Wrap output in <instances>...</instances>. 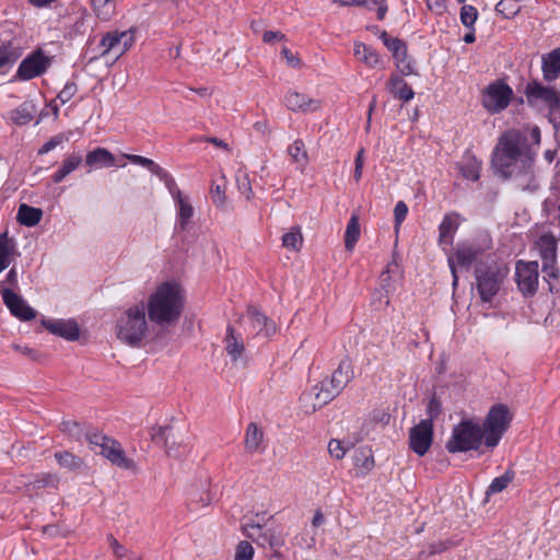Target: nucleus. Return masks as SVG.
<instances>
[{
	"instance_id": "1",
	"label": "nucleus",
	"mask_w": 560,
	"mask_h": 560,
	"mask_svg": "<svg viewBox=\"0 0 560 560\" xmlns=\"http://www.w3.org/2000/svg\"><path fill=\"white\" fill-rule=\"evenodd\" d=\"M539 144L540 129L537 126L509 129L498 139L491 165L500 175L530 173Z\"/></svg>"
},
{
	"instance_id": "2",
	"label": "nucleus",
	"mask_w": 560,
	"mask_h": 560,
	"mask_svg": "<svg viewBox=\"0 0 560 560\" xmlns=\"http://www.w3.org/2000/svg\"><path fill=\"white\" fill-rule=\"evenodd\" d=\"M184 296L179 284L164 282L150 295L145 305L149 319L160 326L175 324L183 313Z\"/></svg>"
},
{
	"instance_id": "3",
	"label": "nucleus",
	"mask_w": 560,
	"mask_h": 560,
	"mask_svg": "<svg viewBox=\"0 0 560 560\" xmlns=\"http://www.w3.org/2000/svg\"><path fill=\"white\" fill-rule=\"evenodd\" d=\"M127 163L137 165L151 175H167L163 168L153 160L136 154H113L105 148H96L86 153L84 165L89 171L105 167H125Z\"/></svg>"
},
{
	"instance_id": "4",
	"label": "nucleus",
	"mask_w": 560,
	"mask_h": 560,
	"mask_svg": "<svg viewBox=\"0 0 560 560\" xmlns=\"http://www.w3.org/2000/svg\"><path fill=\"white\" fill-rule=\"evenodd\" d=\"M506 264L495 259H486L475 267L476 289L481 302L491 303L499 293L501 287L509 275Z\"/></svg>"
},
{
	"instance_id": "5",
	"label": "nucleus",
	"mask_w": 560,
	"mask_h": 560,
	"mask_svg": "<svg viewBox=\"0 0 560 560\" xmlns=\"http://www.w3.org/2000/svg\"><path fill=\"white\" fill-rule=\"evenodd\" d=\"M116 336L124 343L137 347L141 343L148 331L144 302L128 307L116 322Z\"/></svg>"
},
{
	"instance_id": "6",
	"label": "nucleus",
	"mask_w": 560,
	"mask_h": 560,
	"mask_svg": "<svg viewBox=\"0 0 560 560\" xmlns=\"http://www.w3.org/2000/svg\"><path fill=\"white\" fill-rule=\"evenodd\" d=\"M485 445V434L481 425L472 419H464L453 427L452 435L445 444L448 453L478 451Z\"/></svg>"
},
{
	"instance_id": "7",
	"label": "nucleus",
	"mask_w": 560,
	"mask_h": 560,
	"mask_svg": "<svg viewBox=\"0 0 560 560\" xmlns=\"http://www.w3.org/2000/svg\"><path fill=\"white\" fill-rule=\"evenodd\" d=\"M86 440L92 451L97 452L98 450V453L113 465L122 469L135 470L136 464L133 459L126 456L121 444L117 440L101 432L88 433Z\"/></svg>"
},
{
	"instance_id": "8",
	"label": "nucleus",
	"mask_w": 560,
	"mask_h": 560,
	"mask_svg": "<svg viewBox=\"0 0 560 560\" xmlns=\"http://www.w3.org/2000/svg\"><path fill=\"white\" fill-rule=\"evenodd\" d=\"M511 416L509 408L502 404L491 407L481 424L485 434V446L489 450L497 447L509 429Z\"/></svg>"
},
{
	"instance_id": "9",
	"label": "nucleus",
	"mask_w": 560,
	"mask_h": 560,
	"mask_svg": "<svg viewBox=\"0 0 560 560\" xmlns=\"http://www.w3.org/2000/svg\"><path fill=\"white\" fill-rule=\"evenodd\" d=\"M485 255V248L476 243L463 242L458 243L452 256H448L447 262L452 272V285L455 289L458 284L457 266L469 269L472 265H477Z\"/></svg>"
},
{
	"instance_id": "10",
	"label": "nucleus",
	"mask_w": 560,
	"mask_h": 560,
	"mask_svg": "<svg viewBox=\"0 0 560 560\" xmlns=\"http://www.w3.org/2000/svg\"><path fill=\"white\" fill-rule=\"evenodd\" d=\"M542 260L544 280L549 283V290L552 291L551 280L559 279V269L557 267V240L551 234H542L534 244Z\"/></svg>"
},
{
	"instance_id": "11",
	"label": "nucleus",
	"mask_w": 560,
	"mask_h": 560,
	"mask_svg": "<svg viewBox=\"0 0 560 560\" xmlns=\"http://www.w3.org/2000/svg\"><path fill=\"white\" fill-rule=\"evenodd\" d=\"M52 61V56L47 55L42 48H36L20 62L14 80L30 81L38 78L47 72Z\"/></svg>"
},
{
	"instance_id": "12",
	"label": "nucleus",
	"mask_w": 560,
	"mask_h": 560,
	"mask_svg": "<svg viewBox=\"0 0 560 560\" xmlns=\"http://www.w3.org/2000/svg\"><path fill=\"white\" fill-rule=\"evenodd\" d=\"M525 95L529 104H544L551 115L560 114V92L555 86L533 80L526 84Z\"/></svg>"
},
{
	"instance_id": "13",
	"label": "nucleus",
	"mask_w": 560,
	"mask_h": 560,
	"mask_svg": "<svg viewBox=\"0 0 560 560\" xmlns=\"http://www.w3.org/2000/svg\"><path fill=\"white\" fill-rule=\"evenodd\" d=\"M243 534L260 547L279 549L284 545V538L277 527H266L258 522H246L242 525Z\"/></svg>"
},
{
	"instance_id": "14",
	"label": "nucleus",
	"mask_w": 560,
	"mask_h": 560,
	"mask_svg": "<svg viewBox=\"0 0 560 560\" xmlns=\"http://www.w3.org/2000/svg\"><path fill=\"white\" fill-rule=\"evenodd\" d=\"M512 97V88L503 80H495L485 89L482 106L492 115L499 114L510 105Z\"/></svg>"
},
{
	"instance_id": "15",
	"label": "nucleus",
	"mask_w": 560,
	"mask_h": 560,
	"mask_svg": "<svg viewBox=\"0 0 560 560\" xmlns=\"http://www.w3.org/2000/svg\"><path fill=\"white\" fill-rule=\"evenodd\" d=\"M537 261L518 260L515 267V279L518 290L524 296H533L538 289L539 271Z\"/></svg>"
},
{
	"instance_id": "16",
	"label": "nucleus",
	"mask_w": 560,
	"mask_h": 560,
	"mask_svg": "<svg viewBox=\"0 0 560 560\" xmlns=\"http://www.w3.org/2000/svg\"><path fill=\"white\" fill-rule=\"evenodd\" d=\"M133 40V34L129 31L108 32L100 42V48L102 49L100 55L104 57L112 52L117 59L132 46Z\"/></svg>"
},
{
	"instance_id": "17",
	"label": "nucleus",
	"mask_w": 560,
	"mask_h": 560,
	"mask_svg": "<svg viewBox=\"0 0 560 560\" xmlns=\"http://www.w3.org/2000/svg\"><path fill=\"white\" fill-rule=\"evenodd\" d=\"M433 442V423L431 420H420L409 431V447L418 456H424Z\"/></svg>"
},
{
	"instance_id": "18",
	"label": "nucleus",
	"mask_w": 560,
	"mask_h": 560,
	"mask_svg": "<svg viewBox=\"0 0 560 560\" xmlns=\"http://www.w3.org/2000/svg\"><path fill=\"white\" fill-rule=\"evenodd\" d=\"M1 294L3 303L16 318L27 322L36 317V311L31 307L21 295L16 294L11 289H3Z\"/></svg>"
},
{
	"instance_id": "19",
	"label": "nucleus",
	"mask_w": 560,
	"mask_h": 560,
	"mask_svg": "<svg viewBox=\"0 0 560 560\" xmlns=\"http://www.w3.org/2000/svg\"><path fill=\"white\" fill-rule=\"evenodd\" d=\"M22 55L23 47L16 37L0 40V74H7Z\"/></svg>"
},
{
	"instance_id": "20",
	"label": "nucleus",
	"mask_w": 560,
	"mask_h": 560,
	"mask_svg": "<svg viewBox=\"0 0 560 560\" xmlns=\"http://www.w3.org/2000/svg\"><path fill=\"white\" fill-rule=\"evenodd\" d=\"M284 105L295 113H313L320 109L322 101L304 93L289 91L284 96Z\"/></svg>"
},
{
	"instance_id": "21",
	"label": "nucleus",
	"mask_w": 560,
	"mask_h": 560,
	"mask_svg": "<svg viewBox=\"0 0 560 560\" xmlns=\"http://www.w3.org/2000/svg\"><path fill=\"white\" fill-rule=\"evenodd\" d=\"M246 318L248 319L252 330L256 336L269 338L277 332L276 323L259 312L255 306H249L247 308Z\"/></svg>"
},
{
	"instance_id": "22",
	"label": "nucleus",
	"mask_w": 560,
	"mask_h": 560,
	"mask_svg": "<svg viewBox=\"0 0 560 560\" xmlns=\"http://www.w3.org/2000/svg\"><path fill=\"white\" fill-rule=\"evenodd\" d=\"M42 325L49 332L69 341H74L80 337V328L74 319H43Z\"/></svg>"
},
{
	"instance_id": "23",
	"label": "nucleus",
	"mask_w": 560,
	"mask_h": 560,
	"mask_svg": "<svg viewBox=\"0 0 560 560\" xmlns=\"http://www.w3.org/2000/svg\"><path fill=\"white\" fill-rule=\"evenodd\" d=\"M313 394L314 402L312 404V412L327 405L340 393L338 389H335V386L330 383L329 378H325L319 384L314 386L313 393L304 394L302 398L305 400L306 398H311Z\"/></svg>"
},
{
	"instance_id": "24",
	"label": "nucleus",
	"mask_w": 560,
	"mask_h": 560,
	"mask_svg": "<svg viewBox=\"0 0 560 560\" xmlns=\"http://www.w3.org/2000/svg\"><path fill=\"white\" fill-rule=\"evenodd\" d=\"M170 192L174 197L176 205L178 207V225L182 230H185L189 220L194 215V208L186 200V198L182 195L180 190L177 188L173 177H168L165 182Z\"/></svg>"
},
{
	"instance_id": "25",
	"label": "nucleus",
	"mask_w": 560,
	"mask_h": 560,
	"mask_svg": "<svg viewBox=\"0 0 560 560\" xmlns=\"http://www.w3.org/2000/svg\"><path fill=\"white\" fill-rule=\"evenodd\" d=\"M354 57L368 68L371 69H385V61L381 55L370 45L361 42L354 43L353 48Z\"/></svg>"
},
{
	"instance_id": "26",
	"label": "nucleus",
	"mask_w": 560,
	"mask_h": 560,
	"mask_svg": "<svg viewBox=\"0 0 560 560\" xmlns=\"http://www.w3.org/2000/svg\"><path fill=\"white\" fill-rule=\"evenodd\" d=\"M541 71L547 83H551L560 77V47L542 55Z\"/></svg>"
},
{
	"instance_id": "27",
	"label": "nucleus",
	"mask_w": 560,
	"mask_h": 560,
	"mask_svg": "<svg viewBox=\"0 0 560 560\" xmlns=\"http://www.w3.org/2000/svg\"><path fill=\"white\" fill-rule=\"evenodd\" d=\"M459 228V214L456 212L446 213L439 225V243L441 245H453L454 235Z\"/></svg>"
},
{
	"instance_id": "28",
	"label": "nucleus",
	"mask_w": 560,
	"mask_h": 560,
	"mask_svg": "<svg viewBox=\"0 0 560 560\" xmlns=\"http://www.w3.org/2000/svg\"><path fill=\"white\" fill-rule=\"evenodd\" d=\"M60 478L54 472H40L34 476L32 480L24 483L26 492L30 494L37 493L43 489H57Z\"/></svg>"
},
{
	"instance_id": "29",
	"label": "nucleus",
	"mask_w": 560,
	"mask_h": 560,
	"mask_svg": "<svg viewBox=\"0 0 560 560\" xmlns=\"http://www.w3.org/2000/svg\"><path fill=\"white\" fill-rule=\"evenodd\" d=\"M354 371L351 361L348 358L339 362L338 368L332 372L330 383L334 384L335 389L339 393L353 380Z\"/></svg>"
},
{
	"instance_id": "30",
	"label": "nucleus",
	"mask_w": 560,
	"mask_h": 560,
	"mask_svg": "<svg viewBox=\"0 0 560 560\" xmlns=\"http://www.w3.org/2000/svg\"><path fill=\"white\" fill-rule=\"evenodd\" d=\"M225 342V351L231 357L233 363L241 362L243 365L245 364V360L243 359V354L245 352V347L242 338L240 336H235L234 329L232 326H228L226 336L224 339Z\"/></svg>"
},
{
	"instance_id": "31",
	"label": "nucleus",
	"mask_w": 560,
	"mask_h": 560,
	"mask_svg": "<svg viewBox=\"0 0 560 560\" xmlns=\"http://www.w3.org/2000/svg\"><path fill=\"white\" fill-rule=\"evenodd\" d=\"M387 91L402 102H409L413 98L415 92L411 86L398 74H392L386 83Z\"/></svg>"
},
{
	"instance_id": "32",
	"label": "nucleus",
	"mask_w": 560,
	"mask_h": 560,
	"mask_svg": "<svg viewBox=\"0 0 560 560\" xmlns=\"http://www.w3.org/2000/svg\"><path fill=\"white\" fill-rule=\"evenodd\" d=\"M172 425H154L151 428V440L159 446H162L167 456H177L174 452V443L170 444Z\"/></svg>"
},
{
	"instance_id": "33",
	"label": "nucleus",
	"mask_w": 560,
	"mask_h": 560,
	"mask_svg": "<svg viewBox=\"0 0 560 560\" xmlns=\"http://www.w3.org/2000/svg\"><path fill=\"white\" fill-rule=\"evenodd\" d=\"M36 112V105L32 101H25L11 110L10 119L14 125L24 126L34 119Z\"/></svg>"
},
{
	"instance_id": "34",
	"label": "nucleus",
	"mask_w": 560,
	"mask_h": 560,
	"mask_svg": "<svg viewBox=\"0 0 560 560\" xmlns=\"http://www.w3.org/2000/svg\"><path fill=\"white\" fill-rule=\"evenodd\" d=\"M264 441V431L258 428L255 422L247 425L244 439L245 450L253 454L259 451V446Z\"/></svg>"
},
{
	"instance_id": "35",
	"label": "nucleus",
	"mask_w": 560,
	"mask_h": 560,
	"mask_svg": "<svg viewBox=\"0 0 560 560\" xmlns=\"http://www.w3.org/2000/svg\"><path fill=\"white\" fill-rule=\"evenodd\" d=\"M15 255V241L8 236V232L0 234V272H2L11 262Z\"/></svg>"
},
{
	"instance_id": "36",
	"label": "nucleus",
	"mask_w": 560,
	"mask_h": 560,
	"mask_svg": "<svg viewBox=\"0 0 560 560\" xmlns=\"http://www.w3.org/2000/svg\"><path fill=\"white\" fill-rule=\"evenodd\" d=\"M43 217V211L38 208H34L22 203L18 210V221L25 226H35L39 223Z\"/></svg>"
},
{
	"instance_id": "37",
	"label": "nucleus",
	"mask_w": 560,
	"mask_h": 560,
	"mask_svg": "<svg viewBox=\"0 0 560 560\" xmlns=\"http://www.w3.org/2000/svg\"><path fill=\"white\" fill-rule=\"evenodd\" d=\"M360 233V217L358 213H352L345 232V247L347 250L353 249L359 241Z\"/></svg>"
},
{
	"instance_id": "38",
	"label": "nucleus",
	"mask_w": 560,
	"mask_h": 560,
	"mask_svg": "<svg viewBox=\"0 0 560 560\" xmlns=\"http://www.w3.org/2000/svg\"><path fill=\"white\" fill-rule=\"evenodd\" d=\"M54 457L61 468L70 471L78 470L83 466V459L68 451L56 452Z\"/></svg>"
},
{
	"instance_id": "39",
	"label": "nucleus",
	"mask_w": 560,
	"mask_h": 560,
	"mask_svg": "<svg viewBox=\"0 0 560 560\" xmlns=\"http://www.w3.org/2000/svg\"><path fill=\"white\" fill-rule=\"evenodd\" d=\"M397 70L402 77L418 74L416 70V61L408 56V48L401 50V54H397L394 57Z\"/></svg>"
},
{
	"instance_id": "40",
	"label": "nucleus",
	"mask_w": 560,
	"mask_h": 560,
	"mask_svg": "<svg viewBox=\"0 0 560 560\" xmlns=\"http://www.w3.org/2000/svg\"><path fill=\"white\" fill-rule=\"evenodd\" d=\"M354 466L361 469L362 474L371 471L374 467V458L371 448L360 447L353 456Z\"/></svg>"
},
{
	"instance_id": "41",
	"label": "nucleus",
	"mask_w": 560,
	"mask_h": 560,
	"mask_svg": "<svg viewBox=\"0 0 560 560\" xmlns=\"http://www.w3.org/2000/svg\"><path fill=\"white\" fill-rule=\"evenodd\" d=\"M59 428L61 432L67 434L73 441H81L82 438L86 439V434L92 433L91 431L85 430L82 423L73 420H63Z\"/></svg>"
},
{
	"instance_id": "42",
	"label": "nucleus",
	"mask_w": 560,
	"mask_h": 560,
	"mask_svg": "<svg viewBox=\"0 0 560 560\" xmlns=\"http://www.w3.org/2000/svg\"><path fill=\"white\" fill-rule=\"evenodd\" d=\"M91 3L96 16L103 21H108L115 14L114 0H91Z\"/></svg>"
},
{
	"instance_id": "43",
	"label": "nucleus",
	"mask_w": 560,
	"mask_h": 560,
	"mask_svg": "<svg viewBox=\"0 0 560 560\" xmlns=\"http://www.w3.org/2000/svg\"><path fill=\"white\" fill-rule=\"evenodd\" d=\"M515 477L513 470H506L502 476L494 478L486 490V494L492 495L502 492L512 482Z\"/></svg>"
},
{
	"instance_id": "44",
	"label": "nucleus",
	"mask_w": 560,
	"mask_h": 560,
	"mask_svg": "<svg viewBox=\"0 0 560 560\" xmlns=\"http://www.w3.org/2000/svg\"><path fill=\"white\" fill-rule=\"evenodd\" d=\"M288 153L290 154L292 161L300 166H304L307 161V152L305 149V144L301 139H296L289 148Z\"/></svg>"
},
{
	"instance_id": "45",
	"label": "nucleus",
	"mask_w": 560,
	"mask_h": 560,
	"mask_svg": "<svg viewBox=\"0 0 560 560\" xmlns=\"http://www.w3.org/2000/svg\"><path fill=\"white\" fill-rule=\"evenodd\" d=\"M225 191H226V183L225 177H220L219 182H213L211 189H210V196L213 205L218 208H223L225 205Z\"/></svg>"
},
{
	"instance_id": "46",
	"label": "nucleus",
	"mask_w": 560,
	"mask_h": 560,
	"mask_svg": "<svg viewBox=\"0 0 560 560\" xmlns=\"http://www.w3.org/2000/svg\"><path fill=\"white\" fill-rule=\"evenodd\" d=\"M303 237L300 231V228H292L288 233L282 236V246L292 249L299 250L302 246Z\"/></svg>"
},
{
	"instance_id": "47",
	"label": "nucleus",
	"mask_w": 560,
	"mask_h": 560,
	"mask_svg": "<svg viewBox=\"0 0 560 560\" xmlns=\"http://www.w3.org/2000/svg\"><path fill=\"white\" fill-rule=\"evenodd\" d=\"M378 38L383 42L385 47L392 52L393 57L397 54H401L407 45L404 40L398 37H390L386 31H382Z\"/></svg>"
},
{
	"instance_id": "48",
	"label": "nucleus",
	"mask_w": 560,
	"mask_h": 560,
	"mask_svg": "<svg viewBox=\"0 0 560 560\" xmlns=\"http://www.w3.org/2000/svg\"><path fill=\"white\" fill-rule=\"evenodd\" d=\"M478 18V11L474 5L464 4L460 9L459 19L462 24L467 28H474Z\"/></svg>"
},
{
	"instance_id": "49",
	"label": "nucleus",
	"mask_w": 560,
	"mask_h": 560,
	"mask_svg": "<svg viewBox=\"0 0 560 560\" xmlns=\"http://www.w3.org/2000/svg\"><path fill=\"white\" fill-rule=\"evenodd\" d=\"M82 162V156L73 153L63 161L62 166L58 170L56 175H69L75 171Z\"/></svg>"
},
{
	"instance_id": "50",
	"label": "nucleus",
	"mask_w": 560,
	"mask_h": 560,
	"mask_svg": "<svg viewBox=\"0 0 560 560\" xmlns=\"http://www.w3.org/2000/svg\"><path fill=\"white\" fill-rule=\"evenodd\" d=\"M69 141V137L65 133H58L54 137H51L47 142H45L42 148L38 150L39 154L48 153L49 151L54 150L58 145H61L62 143Z\"/></svg>"
},
{
	"instance_id": "51",
	"label": "nucleus",
	"mask_w": 560,
	"mask_h": 560,
	"mask_svg": "<svg viewBox=\"0 0 560 560\" xmlns=\"http://www.w3.org/2000/svg\"><path fill=\"white\" fill-rule=\"evenodd\" d=\"M253 546L246 540L240 541L236 546L235 560H253Z\"/></svg>"
},
{
	"instance_id": "52",
	"label": "nucleus",
	"mask_w": 560,
	"mask_h": 560,
	"mask_svg": "<svg viewBox=\"0 0 560 560\" xmlns=\"http://www.w3.org/2000/svg\"><path fill=\"white\" fill-rule=\"evenodd\" d=\"M441 402L435 396H432L427 405L428 418L425 420H431V423H433V421L441 415Z\"/></svg>"
},
{
	"instance_id": "53",
	"label": "nucleus",
	"mask_w": 560,
	"mask_h": 560,
	"mask_svg": "<svg viewBox=\"0 0 560 560\" xmlns=\"http://www.w3.org/2000/svg\"><path fill=\"white\" fill-rule=\"evenodd\" d=\"M78 92V86L74 82H67L63 89L58 93L57 97L61 104L68 103Z\"/></svg>"
},
{
	"instance_id": "54",
	"label": "nucleus",
	"mask_w": 560,
	"mask_h": 560,
	"mask_svg": "<svg viewBox=\"0 0 560 560\" xmlns=\"http://www.w3.org/2000/svg\"><path fill=\"white\" fill-rule=\"evenodd\" d=\"M495 10L500 13H505V16H513L518 12L515 0H501L495 5Z\"/></svg>"
},
{
	"instance_id": "55",
	"label": "nucleus",
	"mask_w": 560,
	"mask_h": 560,
	"mask_svg": "<svg viewBox=\"0 0 560 560\" xmlns=\"http://www.w3.org/2000/svg\"><path fill=\"white\" fill-rule=\"evenodd\" d=\"M408 213V207L404 201H398L394 208L395 229L398 230L405 221Z\"/></svg>"
},
{
	"instance_id": "56",
	"label": "nucleus",
	"mask_w": 560,
	"mask_h": 560,
	"mask_svg": "<svg viewBox=\"0 0 560 560\" xmlns=\"http://www.w3.org/2000/svg\"><path fill=\"white\" fill-rule=\"evenodd\" d=\"M328 452L336 459H341L346 455V448L342 446L341 442L338 440H331L329 442Z\"/></svg>"
},
{
	"instance_id": "57",
	"label": "nucleus",
	"mask_w": 560,
	"mask_h": 560,
	"mask_svg": "<svg viewBox=\"0 0 560 560\" xmlns=\"http://www.w3.org/2000/svg\"><path fill=\"white\" fill-rule=\"evenodd\" d=\"M12 348L15 351L21 352L23 355L30 358L33 361H37L39 359V354L37 353V351L27 346H21V345L14 343V345H12Z\"/></svg>"
},
{
	"instance_id": "58",
	"label": "nucleus",
	"mask_w": 560,
	"mask_h": 560,
	"mask_svg": "<svg viewBox=\"0 0 560 560\" xmlns=\"http://www.w3.org/2000/svg\"><path fill=\"white\" fill-rule=\"evenodd\" d=\"M236 184L241 194L249 198L252 192V184L249 177H236Z\"/></svg>"
},
{
	"instance_id": "59",
	"label": "nucleus",
	"mask_w": 560,
	"mask_h": 560,
	"mask_svg": "<svg viewBox=\"0 0 560 560\" xmlns=\"http://www.w3.org/2000/svg\"><path fill=\"white\" fill-rule=\"evenodd\" d=\"M108 541L114 555L117 558H124L126 556V548L122 545H120L114 536L109 535Z\"/></svg>"
},
{
	"instance_id": "60",
	"label": "nucleus",
	"mask_w": 560,
	"mask_h": 560,
	"mask_svg": "<svg viewBox=\"0 0 560 560\" xmlns=\"http://www.w3.org/2000/svg\"><path fill=\"white\" fill-rule=\"evenodd\" d=\"M281 55L285 58L287 63L293 68L300 67V59L292 54V51L288 47H283L281 50Z\"/></svg>"
},
{
	"instance_id": "61",
	"label": "nucleus",
	"mask_w": 560,
	"mask_h": 560,
	"mask_svg": "<svg viewBox=\"0 0 560 560\" xmlns=\"http://www.w3.org/2000/svg\"><path fill=\"white\" fill-rule=\"evenodd\" d=\"M284 39V34L279 31H266L262 36V40L267 44H271L275 40Z\"/></svg>"
},
{
	"instance_id": "62",
	"label": "nucleus",
	"mask_w": 560,
	"mask_h": 560,
	"mask_svg": "<svg viewBox=\"0 0 560 560\" xmlns=\"http://www.w3.org/2000/svg\"><path fill=\"white\" fill-rule=\"evenodd\" d=\"M427 4L429 9L435 10L438 13H443L445 10L443 0H427Z\"/></svg>"
},
{
	"instance_id": "63",
	"label": "nucleus",
	"mask_w": 560,
	"mask_h": 560,
	"mask_svg": "<svg viewBox=\"0 0 560 560\" xmlns=\"http://www.w3.org/2000/svg\"><path fill=\"white\" fill-rule=\"evenodd\" d=\"M362 166H363V150L359 151L357 154L355 165H354V175L362 174Z\"/></svg>"
},
{
	"instance_id": "64",
	"label": "nucleus",
	"mask_w": 560,
	"mask_h": 560,
	"mask_svg": "<svg viewBox=\"0 0 560 560\" xmlns=\"http://www.w3.org/2000/svg\"><path fill=\"white\" fill-rule=\"evenodd\" d=\"M206 141L209 142V143L214 144L215 147L222 148V149H224L226 151L230 150L229 144L225 141L219 139V138L209 137V138H206Z\"/></svg>"
}]
</instances>
